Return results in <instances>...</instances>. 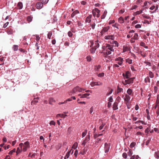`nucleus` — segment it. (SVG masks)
Masks as SVG:
<instances>
[{"mask_svg": "<svg viewBox=\"0 0 159 159\" xmlns=\"http://www.w3.org/2000/svg\"><path fill=\"white\" fill-rule=\"evenodd\" d=\"M102 84V83L101 82H92L90 84L91 86L93 87L95 85H101Z\"/></svg>", "mask_w": 159, "mask_h": 159, "instance_id": "nucleus-12", "label": "nucleus"}, {"mask_svg": "<svg viewBox=\"0 0 159 159\" xmlns=\"http://www.w3.org/2000/svg\"><path fill=\"white\" fill-rule=\"evenodd\" d=\"M90 140V135L89 133L88 135H87L85 138L84 140L83 141L82 143V145L84 147L87 143Z\"/></svg>", "mask_w": 159, "mask_h": 159, "instance_id": "nucleus-9", "label": "nucleus"}, {"mask_svg": "<svg viewBox=\"0 0 159 159\" xmlns=\"http://www.w3.org/2000/svg\"><path fill=\"white\" fill-rule=\"evenodd\" d=\"M71 152V150L68 151L66 153L65 157L64 158V159H67L70 156V153Z\"/></svg>", "mask_w": 159, "mask_h": 159, "instance_id": "nucleus-27", "label": "nucleus"}, {"mask_svg": "<svg viewBox=\"0 0 159 159\" xmlns=\"http://www.w3.org/2000/svg\"><path fill=\"white\" fill-rule=\"evenodd\" d=\"M85 89L80 87L79 86H77L75 87L72 91V92L73 93H76L78 92H80L83 90H84Z\"/></svg>", "mask_w": 159, "mask_h": 159, "instance_id": "nucleus-4", "label": "nucleus"}, {"mask_svg": "<svg viewBox=\"0 0 159 159\" xmlns=\"http://www.w3.org/2000/svg\"><path fill=\"white\" fill-rule=\"evenodd\" d=\"M144 81L146 83L147 82L150 83V79L148 76L147 77L144 79Z\"/></svg>", "mask_w": 159, "mask_h": 159, "instance_id": "nucleus-31", "label": "nucleus"}, {"mask_svg": "<svg viewBox=\"0 0 159 159\" xmlns=\"http://www.w3.org/2000/svg\"><path fill=\"white\" fill-rule=\"evenodd\" d=\"M133 153V151L131 149H129L127 154L129 156H131L132 155Z\"/></svg>", "mask_w": 159, "mask_h": 159, "instance_id": "nucleus-40", "label": "nucleus"}, {"mask_svg": "<svg viewBox=\"0 0 159 159\" xmlns=\"http://www.w3.org/2000/svg\"><path fill=\"white\" fill-rule=\"evenodd\" d=\"M122 75L125 78L129 79L130 77L131 74L129 71H128L126 72L125 74L123 73Z\"/></svg>", "mask_w": 159, "mask_h": 159, "instance_id": "nucleus-14", "label": "nucleus"}, {"mask_svg": "<svg viewBox=\"0 0 159 159\" xmlns=\"http://www.w3.org/2000/svg\"><path fill=\"white\" fill-rule=\"evenodd\" d=\"M150 128L148 127V128H147L146 129H145V133L147 134H148L149 132L150 131Z\"/></svg>", "mask_w": 159, "mask_h": 159, "instance_id": "nucleus-57", "label": "nucleus"}, {"mask_svg": "<svg viewBox=\"0 0 159 159\" xmlns=\"http://www.w3.org/2000/svg\"><path fill=\"white\" fill-rule=\"evenodd\" d=\"M92 16L91 15H89L86 18L85 20V22L86 23H90L91 21V18Z\"/></svg>", "mask_w": 159, "mask_h": 159, "instance_id": "nucleus-16", "label": "nucleus"}, {"mask_svg": "<svg viewBox=\"0 0 159 159\" xmlns=\"http://www.w3.org/2000/svg\"><path fill=\"white\" fill-rule=\"evenodd\" d=\"M107 13V11L106 10H105L104 11L103 14L101 16V19H104L106 16Z\"/></svg>", "mask_w": 159, "mask_h": 159, "instance_id": "nucleus-22", "label": "nucleus"}, {"mask_svg": "<svg viewBox=\"0 0 159 159\" xmlns=\"http://www.w3.org/2000/svg\"><path fill=\"white\" fill-rule=\"evenodd\" d=\"M17 7L19 9H22L23 7L22 3L21 2H19L17 4Z\"/></svg>", "mask_w": 159, "mask_h": 159, "instance_id": "nucleus-23", "label": "nucleus"}, {"mask_svg": "<svg viewBox=\"0 0 159 159\" xmlns=\"http://www.w3.org/2000/svg\"><path fill=\"white\" fill-rule=\"evenodd\" d=\"M21 151H22V148H18L17 149L16 151V153L17 154H18L20 153Z\"/></svg>", "mask_w": 159, "mask_h": 159, "instance_id": "nucleus-35", "label": "nucleus"}, {"mask_svg": "<svg viewBox=\"0 0 159 159\" xmlns=\"http://www.w3.org/2000/svg\"><path fill=\"white\" fill-rule=\"evenodd\" d=\"M38 99L39 97H37L36 98H34V101L31 102V104L34 105V104H35V103H37L38 102Z\"/></svg>", "mask_w": 159, "mask_h": 159, "instance_id": "nucleus-24", "label": "nucleus"}, {"mask_svg": "<svg viewBox=\"0 0 159 159\" xmlns=\"http://www.w3.org/2000/svg\"><path fill=\"white\" fill-rule=\"evenodd\" d=\"M144 63L146 64V65H148L149 66H151V63L150 62L148 61H144Z\"/></svg>", "mask_w": 159, "mask_h": 159, "instance_id": "nucleus-56", "label": "nucleus"}, {"mask_svg": "<svg viewBox=\"0 0 159 159\" xmlns=\"http://www.w3.org/2000/svg\"><path fill=\"white\" fill-rule=\"evenodd\" d=\"M16 151V150L15 148L13 149L11 151L9 152V154L10 155H12L13 152H15Z\"/></svg>", "mask_w": 159, "mask_h": 159, "instance_id": "nucleus-46", "label": "nucleus"}, {"mask_svg": "<svg viewBox=\"0 0 159 159\" xmlns=\"http://www.w3.org/2000/svg\"><path fill=\"white\" fill-rule=\"evenodd\" d=\"M142 16L144 18H146L147 19H150V16H147V15H146L145 14L142 15Z\"/></svg>", "mask_w": 159, "mask_h": 159, "instance_id": "nucleus-53", "label": "nucleus"}, {"mask_svg": "<svg viewBox=\"0 0 159 159\" xmlns=\"http://www.w3.org/2000/svg\"><path fill=\"white\" fill-rule=\"evenodd\" d=\"M94 10L97 13L96 15V17L98 18L100 16V11L97 8H95L94 9Z\"/></svg>", "mask_w": 159, "mask_h": 159, "instance_id": "nucleus-21", "label": "nucleus"}, {"mask_svg": "<svg viewBox=\"0 0 159 159\" xmlns=\"http://www.w3.org/2000/svg\"><path fill=\"white\" fill-rule=\"evenodd\" d=\"M142 134L143 133H142L139 131L137 132L135 134L136 135H142Z\"/></svg>", "mask_w": 159, "mask_h": 159, "instance_id": "nucleus-60", "label": "nucleus"}, {"mask_svg": "<svg viewBox=\"0 0 159 159\" xmlns=\"http://www.w3.org/2000/svg\"><path fill=\"white\" fill-rule=\"evenodd\" d=\"M135 145V143L134 142L132 143L130 145V147L131 148H133Z\"/></svg>", "mask_w": 159, "mask_h": 159, "instance_id": "nucleus-59", "label": "nucleus"}, {"mask_svg": "<svg viewBox=\"0 0 159 159\" xmlns=\"http://www.w3.org/2000/svg\"><path fill=\"white\" fill-rule=\"evenodd\" d=\"M131 117L133 120V121H136L138 119V117H135L133 114L131 115Z\"/></svg>", "mask_w": 159, "mask_h": 159, "instance_id": "nucleus-42", "label": "nucleus"}, {"mask_svg": "<svg viewBox=\"0 0 159 159\" xmlns=\"http://www.w3.org/2000/svg\"><path fill=\"white\" fill-rule=\"evenodd\" d=\"M122 157L125 159H127V154L126 152H124L122 154Z\"/></svg>", "mask_w": 159, "mask_h": 159, "instance_id": "nucleus-41", "label": "nucleus"}, {"mask_svg": "<svg viewBox=\"0 0 159 159\" xmlns=\"http://www.w3.org/2000/svg\"><path fill=\"white\" fill-rule=\"evenodd\" d=\"M106 40H109L110 41H113L115 39V37L113 35H106L104 37Z\"/></svg>", "mask_w": 159, "mask_h": 159, "instance_id": "nucleus-10", "label": "nucleus"}, {"mask_svg": "<svg viewBox=\"0 0 159 159\" xmlns=\"http://www.w3.org/2000/svg\"><path fill=\"white\" fill-rule=\"evenodd\" d=\"M132 60L129 58H128L126 59V62L128 63L129 64H131L132 63Z\"/></svg>", "mask_w": 159, "mask_h": 159, "instance_id": "nucleus-38", "label": "nucleus"}, {"mask_svg": "<svg viewBox=\"0 0 159 159\" xmlns=\"http://www.w3.org/2000/svg\"><path fill=\"white\" fill-rule=\"evenodd\" d=\"M55 101L53 98H50L49 100V103L50 104H52V103L55 102Z\"/></svg>", "mask_w": 159, "mask_h": 159, "instance_id": "nucleus-30", "label": "nucleus"}, {"mask_svg": "<svg viewBox=\"0 0 159 159\" xmlns=\"http://www.w3.org/2000/svg\"><path fill=\"white\" fill-rule=\"evenodd\" d=\"M132 93V90L130 89H128V90L127 91V94L129 95H131Z\"/></svg>", "mask_w": 159, "mask_h": 159, "instance_id": "nucleus-29", "label": "nucleus"}, {"mask_svg": "<svg viewBox=\"0 0 159 159\" xmlns=\"http://www.w3.org/2000/svg\"><path fill=\"white\" fill-rule=\"evenodd\" d=\"M68 35L69 37H71L73 35V34L70 31H69L68 33Z\"/></svg>", "mask_w": 159, "mask_h": 159, "instance_id": "nucleus-58", "label": "nucleus"}, {"mask_svg": "<svg viewBox=\"0 0 159 159\" xmlns=\"http://www.w3.org/2000/svg\"><path fill=\"white\" fill-rule=\"evenodd\" d=\"M105 125V123L102 122L101 125L99 127V129L100 130L102 129L103 128V127Z\"/></svg>", "mask_w": 159, "mask_h": 159, "instance_id": "nucleus-39", "label": "nucleus"}, {"mask_svg": "<svg viewBox=\"0 0 159 159\" xmlns=\"http://www.w3.org/2000/svg\"><path fill=\"white\" fill-rule=\"evenodd\" d=\"M90 95L89 93H86L81 94L78 95V96L80 97L81 98H88L87 97Z\"/></svg>", "mask_w": 159, "mask_h": 159, "instance_id": "nucleus-17", "label": "nucleus"}, {"mask_svg": "<svg viewBox=\"0 0 159 159\" xmlns=\"http://www.w3.org/2000/svg\"><path fill=\"white\" fill-rule=\"evenodd\" d=\"M125 104L127 107V108L128 109H129L131 108V106L129 104V102H126Z\"/></svg>", "mask_w": 159, "mask_h": 159, "instance_id": "nucleus-51", "label": "nucleus"}, {"mask_svg": "<svg viewBox=\"0 0 159 159\" xmlns=\"http://www.w3.org/2000/svg\"><path fill=\"white\" fill-rule=\"evenodd\" d=\"M122 97L125 102H129L130 99L129 95L126 94L125 95H123Z\"/></svg>", "mask_w": 159, "mask_h": 159, "instance_id": "nucleus-8", "label": "nucleus"}, {"mask_svg": "<svg viewBox=\"0 0 159 159\" xmlns=\"http://www.w3.org/2000/svg\"><path fill=\"white\" fill-rule=\"evenodd\" d=\"M154 156L156 158L158 159L159 158V151H158L155 152Z\"/></svg>", "mask_w": 159, "mask_h": 159, "instance_id": "nucleus-26", "label": "nucleus"}, {"mask_svg": "<svg viewBox=\"0 0 159 159\" xmlns=\"http://www.w3.org/2000/svg\"><path fill=\"white\" fill-rule=\"evenodd\" d=\"M9 24V22H7L4 24L3 25V28H6Z\"/></svg>", "mask_w": 159, "mask_h": 159, "instance_id": "nucleus-62", "label": "nucleus"}, {"mask_svg": "<svg viewBox=\"0 0 159 159\" xmlns=\"http://www.w3.org/2000/svg\"><path fill=\"white\" fill-rule=\"evenodd\" d=\"M52 35V31H51L48 32L47 35L48 38L49 39H51V37Z\"/></svg>", "mask_w": 159, "mask_h": 159, "instance_id": "nucleus-32", "label": "nucleus"}, {"mask_svg": "<svg viewBox=\"0 0 159 159\" xmlns=\"http://www.w3.org/2000/svg\"><path fill=\"white\" fill-rule=\"evenodd\" d=\"M118 103L117 102H114L113 105V110H115L117 109H118Z\"/></svg>", "mask_w": 159, "mask_h": 159, "instance_id": "nucleus-20", "label": "nucleus"}, {"mask_svg": "<svg viewBox=\"0 0 159 159\" xmlns=\"http://www.w3.org/2000/svg\"><path fill=\"white\" fill-rule=\"evenodd\" d=\"M12 48L14 51H16L18 49V46L17 45H13Z\"/></svg>", "mask_w": 159, "mask_h": 159, "instance_id": "nucleus-33", "label": "nucleus"}, {"mask_svg": "<svg viewBox=\"0 0 159 159\" xmlns=\"http://www.w3.org/2000/svg\"><path fill=\"white\" fill-rule=\"evenodd\" d=\"M113 91V90L112 89H111L107 93L106 95L107 96H109L110 94L112 93Z\"/></svg>", "mask_w": 159, "mask_h": 159, "instance_id": "nucleus-52", "label": "nucleus"}, {"mask_svg": "<svg viewBox=\"0 0 159 159\" xmlns=\"http://www.w3.org/2000/svg\"><path fill=\"white\" fill-rule=\"evenodd\" d=\"M102 51L100 52L103 54L105 56L111 54L114 52V49L110 44H106L102 47Z\"/></svg>", "mask_w": 159, "mask_h": 159, "instance_id": "nucleus-1", "label": "nucleus"}, {"mask_svg": "<svg viewBox=\"0 0 159 159\" xmlns=\"http://www.w3.org/2000/svg\"><path fill=\"white\" fill-rule=\"evenodd\" d=\"M87 60L88 61H90L91 60V57L90 56H88L86 57Z\"/></svg>", "mask_w": 159, "mask_h": 159, "instance_id": "nucleus-54", "label": "nucleus"}, {"mask_svg": "<svg viewBox=\"0 0 159 159\" xmlns=\"http://www.w3.org/2000/svg\"><path fill=\"white\" fill-rule=\"evenodd\" d=\"M134 78H131L129 79H128L125 80V81H122V83L124 85L130 84L133 83V80Z\"/></svg>", "mask_w": 159, "mask_h": 159, "instance_id": "nucleus-3", "label": "nucleus"}, {"mask_svg": "<svg viewBox=\"0 0 159 159\" xmlns=\"http://www.w3.org/2000/svg\"><path fill=\"white\" fill-rule=\"evenodd\" d=\"M19 146L21 148H22V151L23 152L26 151L30 147V143L28 141H26L24 143H20L19 144Z\"/></svg>", "mask_w": 159, "mask_h": 159, "instance_id": "nucleus-2", "label": "nucleus"}, {"mask_svg": "<svg viewBox=\"0 0 159 159\" xmlns=\"http://www.w3.org/2000/svg\"><path fill=\"white\" fill-rule=\"evenodd\" d=\"M156 102L159 104V95H157Z\"/></svg>", "mask_w": 159, "mask_h": 159, "instance_id": "nucleus-64", "label": "nucleus"}, {"mask_svg": "<svg viewBox=\"0 0 159 159\" xmlns=\"http://www.w3.org/2000/svg\"><path fill=\"white\" fill-rule=\"evenodd\" d=\"M99 43H100L99 42L98 40H97L94 43H92L91 46L92 45L93 47L97 49L99 47Z\"/></svg>", "mask_w": 159, "mask_h": 159, "instance_id": "nucleus-13", "label": "nucleus"}, {"mask_svg": "<svg viewBox=\"0 0 159 159\" xmlns=\"http://www.w3.org/2000/svg\"><path fill=\"white\" fill-rule=\"evenodd\" d=\"M100 67H101V66L100 65L96 66L95 67V70L96 71H99V69H100Z\"/></svg>", "mask_w": 159, "mask_h": 159, "instance_id": "nucleus-45", "label": "nucleus"}, {"mask_svg": "<svg viewBox=\"0 0 159 159\" xmlns=\"http://www.w3.org/2000/svg\"><path fill=\"white\" fill-rule=\"evenodd\" d=\"M104 150L105 153H107L109 151L110 144V143H105L104 144Z\"/></svg>", "mask_w": 159, "mask_h": 159, "instance_id": "nucleus-11", "label": "nucleus"}, {"mask_svg": "<svg viewBox=\"0 0 159 159\" xmlns=\"http://www.w3.org/2000/svg\"><path fill=\"white\" fill-rule=\"evenodd\" d=\"M124 19L123 17L122 16H120L118 19V22L120 24L123 23L124 22Z\"/></svg>", "mask_w": 159, "mask_h": 159, "instance_id": "nucleus-25", "label": "nucleus"}, {"mask_svg": "<svg viewBox=\"0 0 159 159\" xmlns=\"http://www.w3.org/2000/svg\"><path fill=\"white\" fill-rule=\"evenodd\" d=\"M97 49V48H95L94 47H93V48L91 49H90V52L91 53H95L96 50Z\"/></svg>", "mask_w": 159, "mask_h": 159, "instance_id": "nucleus-36", "label": "nucleus"}, {"mask_svg": "<svg viewBox=\"0 0 159 159\" xmlns=\"http://www.w3.org/2000/svg\"><path fill=\"white\" fill-rule=\"evenodd\" d=\"M134 30H131L129 32V34H127V38H130L133 36V33H134Z\"/></svg>", "mask_w": 159, "mask_h": 159, "instance_id": "nucleus-19", "label": "nucleus"}, {"mask_svg": "<svg viewBox=\"0 0 159 159\" xmlns=\"http://www.w3.org/2000/svg\"><path fill=\"white\" fill-rule=\"evenodd\" d=\"M158 8V5H157L156 6L155 9L154 11H150V13L151 14H152V13L155 12H156V11L157 10Z\"/></svg>", "mask_w": 159, "mask_h": 159, "instance_id": "nucleus-50", "label": "nucleus"}, {"mask_svg": "<svg viewBox=\"0 0 159 159\" xmlns=\"http://www.w3.org/2000/svg\"><path fill=\"white\" fill-rule=\"evenodd\" d=\"M50 125H55V122L53 120H51L50 122Z\"/></svg>", "mask_w": 159, "mask_h": 159, "instance_id": "nucleus-63", "label": "nucleus"}, {"mask_svg": "<svg viewBox=\"0 0 159 159\" xmlns=\"http://www.w3.org/2000/svg\"><path fill=\"white\" fill-rule=\"evenodd\" d=\"M43 4L40 2H38L36 5V7L37 9H41L43 8Z\"/></svg>", "mask_w": 159, "mask_h": 159, "instance_id": "nucleus-15", "label": "nucleus"}, {"mask_svg": "<svg viewBox=\"0 0 159 159\" xmlns=\"http://www.w3.org/2000/svg\"><path fill=\"white\" fill-rule=\"evenodd\" d=\"M41 1H42L41 2L43 4H46L48 3L49 0H41Z\"/></svg>", "mask_w": 159, "mask_h": 159, "instance_id": "nucleus-44", "label": "nucleus"}, {"mask_svg": "<svg viewBox=\"0 0 159 159\" xmlns=\"http://www.w3.org/2000/svg\"><path fill=\"white\" fill-rule=\"evenodd\" d=\"M148 75L149 76V77H150L151 78H153L154 75V74L151 71H149L148 73Z\"/></svg>", "mask_w": 159, "mask_h": 159, "instance_id": "nucleus-28", "label": "nucleus"}, {"mask_svg": "<svg viewBox=\"0 0 159 159\" xmlns=\"http://www.w3.org/2000/svg\"><path fill=\"white\" fill-rule=\"evenodd\" d=\"M110 27L109 26L103 27L100 32L101 35H103L107 33Z\"/></svg>", "mask_w": 159, "mask_h": 159, "instance_id": "nucleus-6", "label": "nucleus"}, {"mask_svg": "<svg viewBox=\"0 0 159 159\" xmlns=\"http://www.w3.org/2000/svg\"><path fill=\"white\" fill-rule=\"evenodd\" d=\"M135 40H137L138 39V34L137 33H135L134 36L133 37Z\"/></svg>", "mask_w": 159, "mask_h": 159, "instance_id": "nucleus-34", "label": "nucleus"}, {"mask_svg": "<svg viewBox=\"0 0 159 159\" xmlns=\"http://www.w3.org/2000/svg\"><path fill=\"white\" fill-rule=\"evenodd\" d=\"M141 25L140 24H137L135 25V27L136 28H141Z\"/></svg>", "mask_w": 159, "mask_h": 159, "instance_id": "nucleus-61", "label": "nucleus"}, {"mask_svg": "<svg viewBox=\"0 0 159 159\" xmlns=\"http://www.w3.org/2000/svg\"><path fill=\"white\" fill-rule=\"evenodd\" d=\"M104 73L102 72L98 74V76L99 77H101L104 76Z\"/></svg>", "mask_w": 159, "mask_h": 159, "instance_id": "nucleus-49", "label": "nucleus"}, {"mask_svg": "<svg viewBox=\"0 0 159 159\" xmlns=\"http://www.w3.org/2000/svg\"><path fill=\"white\" fill-rule=\"evenodd\" d=\"M109 43H110L111 44L110 45L112 46L113 48L114 47H118V43L116 41H110L109 40L108 41Z\"/></svg>", "mask_w": 159, "mask_h": 159, "instance_id": "nucleus-7", "label": "nucleus"}, {"mask_svg": "<svg viewBox=\"0 0 159 159\" xmlns=\"http://www.w3.org/2000/svg\"><path fill=\"white\" fill-rule=\"evenodd\" d=\"M90 23V26L91 27V28H90L89 30H91V29H92L93 30L94 29L95 26L96 25L95 20L94 22L93 21H92Z\"/></svg>", "mask_w": 159, "mask_h": 159, "instance_id": "nucleus-18", "label": "nucleus"}, {"mask_svg": "<svg viewBox=\"0 0 159 159\" xmlns=\"http://www.w3.org/2000/svg\"><path fill=\"white\" fill-rule=\"evenodd\" d=\"M123 89L121 88H120L119 87H117V93H120L123 91Z\"/></svg>", "mask_w": 159, "mask_h": 159, "instance_id": "nucleus-48", "label": "nucleus"}, {"mask_svg": "<svg viewBox=\"0 0 159 159\" xmlns=\"http://www.w3.org/2000/svg\"><path fill=\"white\" fill-rule=\"evenodd\" d=\"M87 133V130H86L84 132H83L82 133V138L84 137L86 134Z\"/></svg>", "mask_w": 159, "mask_h": 159, "instance_id": "nucleus-47", "label": "nucleus"}, {"mask_svg": "<svg viewBox=\"0 0 159 159\" xmlns=\"http://www.w3.org/2000/svg\"><path fill=\"white\" fill-rule=\"evenodd\" d=\"M13 31L12 30H9L7 31V32L8 34H11L13 33Z\"/></svg>", "mask_w": 159, "mask_h": 159, "instance_id": "nucleus-43", "label": "nucleus"}, {"mask_svg": "<svg viewBox=\"0 0 159 159\" xmlns=\"http://www.w3.org/2000/svg\"><path fill=\"white\" fill-rule=\"evenodd\" d=\"M32 18L33 17L30 16H28L27 18V20L29 22H30L32 21Z\"/></svg>", "mask_w": 159, "mask_h": 159, "instance_id": "nucleus-37", "label": "nucleus"}, {"mask_svg": "<svg viewBox=\"0 0 159 159\" xmlns=\"http://www.w3.org/2000/svg\"><path fill=\"white\" fill-rule=\"evenodd\" d=\"M115 61L116 63L118 64L119 65L121 66L124 61L123 58L120 57H119L115 59Z\"/></svg>", "mask_w": 159, "mask_h": 159, "instance_id": "nucleus-5", "label": "nucleus"}, {"mask_svg": "<svg viewBox=\"0 0 159 159\" xmlns=\"http://www.w3.org/2000/svg\"><path fill=\"white\" fill-rule=\"evenodd\" d=\"M108 100L109 101V102H112V101H113L112 96H110L108 98Z\"/></svg>", "mask_w": 159, "mask_h": 159, "instance_id": "nucleus-55", "label": "nucleus"}]
</instances>
